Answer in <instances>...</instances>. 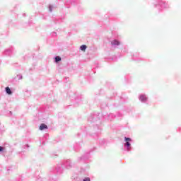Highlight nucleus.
<instances>
[{
	"label": "nucleus",
	"instance_id": "nucleus-1",
	"mask_svg": "<svg viewBox=\"0 0 181 181\" xmlns=\"http://www.w3.org/2000/svg\"><path fill=\"white\" fill-rule=\"evenodd\" d=\"M124 139H125V141H126V146H128V147H129V146H131V144L129 143V142H131V138H129V137H125L124 138Z\"/></svg>",
	"mask_w": 181,
	"mask_h": 181
},
{
	"label": "nucleus",
	"instance_id": "nucleus-2",
	"mask_svg": "<svg viewBox=\"0 0 181 181\" xmlns=\"http://www.w3.org/2000/svg\"><path fill=\"white\" fill-rule=\"evenodd\" d=\"M43 129H47V125L45 124H41L40 126V131H43Z\"/></svg>",
	"mask_w": 181,
	"mask_h": 181
},
{
	"label": "nucleus",
	"instance_id": "nucleus-3",
	"mask_svg": "<svg viewBox=\"0 0 181 181\" xmlns=\"http://www.w3.org/2000/svg\"><path fill=\"white\" fill-rule=\"evenodd\" d=\"M146 100H148V98H146V95H140V100L145 102L146 101Z\"/></svg>",
	"mask_w": 181,
	"mask_h": 181
},
{
	"label": "nucleus",
	"instance_id": "nucleus-4",
	"mask_svg": "<svg viewBox=\"0 0 181 181\" xmlns=\"http://www.w3.org/2000/svg\"><path fill=\"white\" fill-rule=\"evenodd\" d=\"M6 93H7L8 95H11L12 94V90H11V88L7 86L6 88Z\"/></svg>",
	"mask_w": 181,
	"mask_h": 181
},
{
	"label": "nucleus",
	"instance_id": "nucleus-5",
	"mask_svg": "<svg viewBox=\"0 0 181 181\" xmlns=\"http://www.w3.org/2000/svg\"><path fill=\"white\" fill-rule=\"evenodd\" d=\"M80 49L82 52H86V49H87V46L86 45H83L81 46Z\"/></svg>",
	"mask_w": 181,
	"mask_h": 181
},
{
	"label": "nucleus",
	"instance_id": "nucleus-6",
	"mask_svg": "<svg viewBox=\"0 0 181 181\" xmlns=\"http://www.w3.org/2000/svg\"><path fill=\"white\" fill-rule=\"evenodd\" d=\"M112 45H117L118 46V45H119V42L115 40L112 42Z\"/></svg>",
	"mask_w": 181,
	"mask_h": 181
},
{
	"label": "nucleus",
	"instance_id": "nucleus-7",
	"mask_svg": "<svg viewBox=\"0 0 181 181\" xmlns=\"http://www.w3.org/2000/svg\"><path fill=\"white\" fill-rule=\"evenodd\" d=\"M61 60H62V58L60 57H55L56 63H58V62H60Z\"/></svg>",
	"mask_w": 181,
	"mask_h": 181
},
{
	"label": "nucleus",
	"instance_id": "nucleus-8",
	"mask_svg": "<svg viewBox=\"0 0 181 181\" xmlns=\"http://www.w3.org/2000/svg\"><path fill=\"white\" fill-rule=\"evenodd\" d=\"M83 181H90V177H85Z\"/></svg>",
	"mask_w": 181,
	"mask_h": 181
},
{
	"label": "nucleus",
	"instance_id": "nucleus-9",
	"mask_svg": "<svg viewBox=\"0 0 181 181\" xmlns=\"http://www.w3.org/2000/svg\"><path fill=\"white\" fill-rule=\"evenodd\" d=\"M2 151H4V148H2V146H0V152H2Z\"/></svg>",
	"mask_w": 181,
	"mask_h": 181
},
{
	"label": "nucleus",
	"instance_id": "nucleus-10",
	"mask_svg": "<svg viewBox=\"0 0 181 181\" xmlns=\"http://www.w3.org/2000/svg\"><path fill=\"white\" fill-rule=\"evenodd\" d=\"M49 11H50V12H52V8H50V7H49Z\"/></svg>",
	"mask_w": 181,
	"mask_h": 181
}]
</instances>
